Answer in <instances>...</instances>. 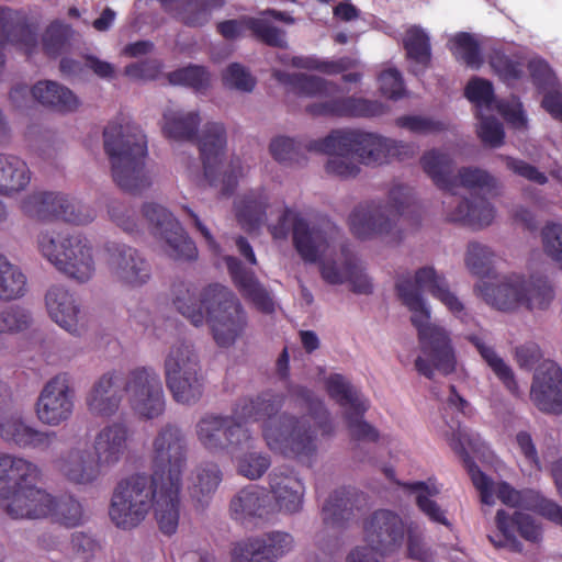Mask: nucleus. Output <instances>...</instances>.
Instances as JSON below:
<instances>
[{"label": "nucleus", "instance_id": "obj_1", "mask_svg": "<svg viewBox=\"0 0 562 562\" xmlns=\"http://www.w3.org/2000/svg\"><path fill=\"white\" fill-rule=\"evenodd\" d=\"M283 401V395L265 392L256 400L240 401L234 417L206 414L196 424L198 439L211 452L235 453L250 440L241 422L265 420L263 437L272 449L289 450L295 457H312L318 435L328 437L334 432L329 412L323 403L313 402L308 414L300 418L283 414L274 422L272 417Z\"/></svg>", "mask_w": 562, "mask_h": 562}, {"label": "nucleus", "instance_id": "obj_2", "mask_svg": "<svg viewBox=\"0 0 562 562\" xmlns=\"http://www.w3.org/2000/svg\"><path fill=\"white\" fill-rule=\"evenodd\" d=\"M184 460L155 459L150 474L136 473L119 481L109 505V517L115 527L134 529L154 508L161 532L173 535L180 519Z\"/></svg>", "mask_w": 562, "mask_h": 562}, {"label": "nucleus", "instance_id": "obj_3", "mask_svg": "<svg viewBox=\"0 0 562 562\" xmlns=\"http://www.w3.org/2000/svg\"><path fill=\"white\" fill-rule=\"evenodd\" d=\"M395 290L402 303L412 312L411 322L417 329L423 356L415 360L417 372L432 379L435 370L447 375L456 370V355L449 334L443 327L430 323V311L423 299V292H429L442 302L461 321L467 316L462 302L450 292L446 279L432 267H423L415 272L414 279L407 274L396 278Z\"/></svg>", "mask_w": 562, "mask_h": 562}, {"label": "nucleus", "instance_id": "obj_4", "mask_svg": "<svg viewBox=\"0 0 562 562\" xmlns=\"http://www.w3.org/2000/svg\"><path fill=\"white\" fill-rule=\"evenodd\" d=\"M308 151L329 156L325 170L328 175L349 179L356 178L360 167L350 155L366 166H380L392 160L403 161L415 154L413 144L384 137L360 128H337L319 139L308 140Z\"/></svg>", "mask_w": 562, "mask_h": 562}, {"label": "nucleus", "instance_id": "obj_5", "mask_svg": "<svg viewBox=\"0 0 562 562\" xmlns=\"http://www.w3.org/2000/svg\"><path fill=\"white\" fill-rule=\"evenodd\" d=\"M162 133L168 139L177 142L198 140L204 176L211 187H220L223 196H231L243 175L240 159L233 158L222 172V158L226 149V130L222 123L209 122L198 137L201 117L198 111L167 109L162 114Z\"/></svg>", "mask_w": 562, "mask_h": 562}, {"label": "nucleus", "instance_id": "obj_6", "mask_svg": "<svg viewBox=\"0 0 562 562\" xmlns=\"http://www.w3.org/2000/svg\"><path fill=\"white\" fill-rule=\"evenodd\" d=\"M171 292L177 311L195 327L206 321L220 347L232 346L243 335L247 315L229 288L218 283L209 284L196 296L188 284L178 282L173 283Z\"/></svg>", "mask_w": 562, "mask_h": 562}, {"label": "nucleus", "instance_id": "obj_7", "mask_svg": "<svg viewBox=\"0 0 562 562\" xmlns=\"http://www.w3.org/2000/svg\"><path fill=\"white\" fill-rule=\"evenodd\" d=\"M103 145L113 180L122 190L137 194L150 187L145 169L147 139L138 125L124 119L109 122L103 130Z\"/></svg>", "mask_w": 562, "mask_h": 562}, {"label": "nucleus", "instance_id": "obj_8", "mask_svg": "<svg viewBox=\"0 0 562 562\" xmlns=\"http://www.w3.org/2000/svg\"><path fill=\"white\" fill-rule=\"evenodd\" d=\"M41 472L27 459H0V505L13 519H44L54 495L36 485Z\"/></svg>", "mask_w": 562, "mask_h": 562}, {"label": "nucleus", "instance_id": "obj_9", "mask_svg": "<svg viewBox=\"0 0 562 562\" xmlns=\"http://www.w3.org/2000/svg\"><path fill=\"white\" fill-rule=\"evenodd\" d=\"M411 188L395 184L389 191L387 203L369 201L357 205L349 215L350 231L360 239L400 233L397 224L408 222L415 212Z\"/></svg>", "mask_w": 562, "mask_h": 562}, {"label": "nucleus", "instance_id": "obj_10", "mask_svg": "<svg viewBox=\"0 0 562 562\" xmlns=\"http://www.w3.org/2000/svg\"><path fill=\"white\" fill-rule=\"evenodd\" d=\"M41 254L54 267L78 282H87L94 274L92 246L80 234L68 231H46L37 237Z\"/></svg>", "mask_w": 562, "mask_h": 562}, {"label": "nucleus", "instance_id": "obj_11", "mask_svg": "<svg viewBox=\"0 0 562 562\" xmlns=\"http://www.w3.org/2000/svg\"><path fill=\"white\" fill-rule=\"evenodd\" d=\"M198 355L191 344L177 341L165 359L166 384L178 403L198 402L204 390Z\"/></svg>", "mask_w": 562, "mask_h": 562}, {"label": "nucleus", "instance_id": "obj_12", "mask_svg": "<svg viewBox=\"0 0 562 562\" xmlns=\"http://www.w3.org/2000/svg\"><path fill=\"white\" fill-rule=\"evenodd\" d=\"M291 221L293 245L297 254L305 262H318L329 248L328 233L319 227L310 226L305 218L291 209L284 207L278 223L268 227L271 236L274 239L286 238Z\"/></svg>", "mask_w": 562, "mask_h": 562}, {"label": "nucleus", "instance_id": "obj_13", "mask_svg": "<svg viewBox=\"0 0 562 562\" xmlns=\"http://www.w3.org/2000/svg\"><path fill=\"white\" fill-rule=\"evenodd\" d=\"M123 390L132 409L140 417L153 419L164 413L162 384L153 368H135L123 375Z\"/></svg>", "mask_w": 562, "mask_h": 562}, {"label": "nucleus", "instance_id": "obj_14", "mask_svg": "<svg viewBox=\"0 0 562 562\" xmlns=\"http://www.w3.org/2000/svg\"><path fill=\"white\" fill-rule=\"evenodd\" d=\"M143 215L153 234L166 243V254L175 260H193L198 256L194 241L188 236L179 221L164 206L146 203Z\"/></svg>", "mask_w": 562, "mask_h": 562}, {"label": "nucleus", "instance_id": "obj_15", "mask_svg": "<svg viewBox=\"0 0 562 562\" xmlns=\"http://www.w3.org/2000/svg\"><path fill=\"white\" fill-rule=\"evenodd\" d=\"M108 268L117 283L128 288H139L151 277L150 263L142 254L125 244L109 241L105 244Z\"/></svg>", "mask_w": 562, "mask_h": 562}, {"label": "nucleus", "instance_id": "obj_16", "mask_svg": "<svg viewBox=\"0 0 562 562\" xmlns=\"http://www.w3.org/2000/svg\"><path fill=\"white\" fill-rule=\"evenodd\" d=\"M37 418L45 425L58 426L68 420L74 411V391L67 373H59L46 382L36 405Z\"/></svg>", "mask_w": 562, "mask_h": 562}, {"label": "nucleus", "instance_id": "obj_17", "mask_svg": "<svg viewBox=\"0 0 562 562\" xmlns=\"http://www.w3.org/2000/svg\"><path fill=\"white\" fill-rule=\"evenodd\" d=\"M21 207L24 214L40 221L57 218L76 225H83L93 220L90 214L77 212L76 205L60 193H33L22 201Z\"/></svg>", "mask_w": 562, "mask_h": 562}, {"label": "nucleus", "instance_id": "obj_18", "mask_svg": "<svg viewBox=\"0 0 562 562\" xmlns=\"http://www.w3.org/2000/svg\"><path fill=\"white\" fill-rule=\"evenodd\" d=\"M530 398L539 411L562 414V369L552 360H544L536 369Z\"/></svg>", "mask_w": 562, "mask_h": 562}, {"label": "nucleus", "instance_id": "obj_19", "mask_svg": "<svg viewBox=\"0 0 562 562\" xmlns=\"http://www.w3.org/2000/svg\"><path fill=\"white\" fill-rule=\"evenodd\" d=\"M364 542L391 553L401 547L404 540L405 527L402 518L387 509L375 510L364 522Z\"/></svg>", "mask_w": 562, "mask_h": 562}, {"label": "nucleus", "instance_id": "obj_20", "mask_svg": "<svg viewBox=\"0 0 562 562\" xmlns=\"http://www.w3.org/2000/svg\"><path fill=\"white\" fill-rule=\"evenodd\" d=\"M305 111L312 116L376 117L384 113V105L362 97H340L313 102Z\"/></svg>", "mask_w": 562, "mask_h": 562}, {"label": "nucleus", "instance_id": "obj_21", "mask_svg": "<svg viewBox=\"0 0 562 562\" xmlns=\"http://www.w3.org/2000/svg\"><path fill=\"white\" fill-rule=\"evenodd\" d=\"M228 273L243 297L263 314H272L276 310L273 297L268 289L258 280L255 272L245 268L239 259L225 256Z\"/></svg>", "mask_w": 562, "mask_h": 562}, {"label": "nucleus", "instance_id": "obj_22", "mask_svg": "<svg viewBox=\"0 0 562 562\" xmlns=\"http://www.w3.org/2000/svg\"><path fill=\"white\" fill-rule=\"evenodd\" d=\"M495 520L498 533L488 536V539L496 548L520 552L521 543L515 537L516 529L528 541L538 542L541 539V530L529 515L516 513L509 517L505 510L499 509Z\"/></svg>", "mask_w": 562, "mask_h": 562}, {"label": "nucleus", "instance_id": "obj_23", "mask_svg": "<svg viewBox=\"0 0 562 562\" xmlns=\"http://www.w3.org/2000/svg\"><path fill=\"white\" fill-rule=\"evenodd\" d=\"M269 487L274 499L273 512L293 515L303 509L305 486L292 471L274 469L269 475Z\"/></svg>", "mask_w": 562, "mask_h": 562}, {"label": "nucleus", "instance_id": "obj_24", "mask_svg": "<svg viewBox=\"0 0 562 562\" xmlns=\"http://www.w3.org/2000/svg\"><path fill=\"white\" fill-rule=\"evenodd\" d=\"M223 480V472L213 461L199 462L188 476V494L196 510H205Z\"/></svg>", "mask_w": 562, "mask_h": 562}, {"label": "nucleus", "instance_id": "obj_25", "mask_svg": "<svg viewBox=\"0 0 562 562\" xmlns=\"http://www.w3.org/2000/svg\"><path fill=\"white\" fill-rule=\"evenodd\" d=\"M123 373L110 371L99 378L87 396L89 409L100 416H112L123 398Z\"/></svg>", "mask_w": 562, "mask_h": 562}, {"label": "nucleus", "instance_id": "obj_26", "mask_svg": "<svg viewBox=\"0 0 562 562\" xmlns=\"http://www.w3.org/2000/svg\"><path fill=\"white\" fill-rule=\"evenodd\" d=\"M9 43L30 56L37 46V35L23 11L0 8V46Z\"/></svg>", "mask_w": 562, "mask_h": 562}, {"label": "nucleus", "instance_id": "obj_27", "mask_svg": "<svg viewBox=\"0 0 562 562\" xmlns=\"http://www.w3.org/2000/svg\"><path fill=\"white\" fill-rule=\"evenodd\" d=\"M294 544L295 541L291 533L272 531L238 543L234 552L243 559H258V557L267 560L278 559L289 553Z\"/></svg>", "mask_w": 562, "mask_h": 562}, {"label": "nucleus", "instance_id": "obj_28", "mask_svg": "<svg viewBox=\"0 0 562 562\" xmlns=\"http://www.w3.org/2000/svg\"><path fill=\"white\" fill-rule=\"evenodd\" d=\"M496 495L507 506L538 512L541 516L562 527V507L535 491L519 492L507 483H501L497 486Z\"/></svg>", "mask_w": 562, "mask_h": 562}, {"label": "nucleus", "instance_id": "obj_29", "mask_svg": "<svg viewBox=\"0 0 562 562\" xmlns=\"http://www.w3.org/2000/svg\"><path fill=\"white\" fill-rule=\"evenodd\" d=\"M50 318L72 335L79 334L80 305L72 293L63 285H53L45 295Z\"/></svg>", "mask_w": 562, "mask_h": 562}, {"label": "nucleus", "instance_id": "obj_30", "mask_svg": "<svg viewBox=\"0 0 562 562\" xmlns=\"http://www.w3.org/2000/svg\"><path fill=\"white\" fill-rule=\"evenodd\" d=\"M0 437L21 448L46 449L57 436L55 431H42L24 423L20 417H7L0 420Z\"/></svg>", "mask_w": 562, "mask_h": 562}, {"label": "nucleus", "instance_id": "obj_31", "mask_svg": "<svg viewBox=\"0 0 562 562\" xmlns=\"http://www.w3.org/2000/svg\"><path fill=\"white\" fill-rule=\"evenodd\" d=\"M162 9L189 27H202L211 20L213 10L225 0H159Z\"/></svg>", "mask_w": 562, "mask_h": 562}, {"label": "nucleus", "instance_id": "obj_32", "mask_svg": "<svg viewBox=\"0 0 562 562\" xmlns=\"http://www.w3.org/2000/svg\"><path fill=\"white\" fill-rule=\"evenodd\" d=\"M113 459H56L55 468L70 483L89 485L108 474Z\"/></svg>", "mask_w": 562, "mask_h": 562}, {"label": "nucleus", "instance_id": "obj_33", "mask_svg": "<svg viewBox=\"0 0 562 562\" xmlns=\"http://www.w3.org/2000/svg\"><path fill=\"white\" fill-rule=\"evenodd\" d=\"M31 94L41 105L63 114L75 112L80 106L79 98L69 88L53 80L36 82Z\"/></svg>", "mask_w": 562, "mask_h": 562}, {"label": "nucleus", "instance_id": "obj_34", "mask_svg": "<svg viewBox=\"0 0 562 562\" xmlns=\"http://www.w3.org/2000/svg\"><path fill=\"white\" fill-rule=\"evenodd\" d=\"M30 180L31 172L24 160L14 155L0 154V193L9 195L22 191ZM5 217V206L0 201V223Z\"/></svg>", "mask_w": 562, "mask_h": 562}, {"label": "nucleus", "instance_id": "obj_35", "mask_svg": "<svg viewBox=\"0 0 562 562\" xmlns=\"http://www.w3.org/2000/svg\"><path fill=\"white\" fill-rule=\"evenodd\" d=\"M475 289L487 304L499 311H512L521 305L524 299V280L520 278L499 284L481 281Z\"/></svg>", "mask_w": 562, "mask_h": 562}, {"label": "nucleus", "instance_id": "obj_36", "mask_svg": "<svg viewBox=\"0 0 562 562\" xmlns=\"http://www.w3.org/2000/svg\"><path fill=\"white\" fill-rule=\"evenodd\" d=\"M495 217L493 205L483 196L473 195L472 200L458 201L452 211L447 212V220L453 223H462L474 229L488 226Z\"/></svg>", "mask_w": 562, "mask_h": 562}, {"label": "nucleus", "instance_id": "obj_37", "mask_svg": "<svg viewBox=\"0 0 562 562\" xmlns=\"http://www.w3.org/2000/svg\"><path fill=\"white\" fill-rule=\"evenodd\" d=\"M273 77L291 92L300 97H323L328 100L339 91V87L336 83L317 76L276 70Z\"/></svg>", "mask_w": 562, "mask_h": 562}, {"label": "nucleus", "instance_id": "obj_38", "mask_svg": "<svg viewBox=\"0 0 562 562\" xmlns=\"http://www.w3.org/2000/svg\"><path fill=\"white\" fill-rule=\"evenodd\" d=\"M236 218L247 232H254L267 222L269 198L263 189L251 190L235 203Z\"/></svg>", "mask_w": 562, "mask_h": 562}, {"label": "nucleus", "instance_id": "obj_39", "mask_svg": "<svg viewBox=\"0 0 562 562\" xmlns=\"http://www.w3.org/2000/svg\"><path fill=\"white\" fill-rule=\"evenodd\" d=\"M229 512L236 520L268 518L273 514V506L268 495L250 487L239 491L232 498Z\"/></svg>", "mask_w": 562, "mask_h": 562}, {"label": "nucleus", "instance_id": "obj_40", "mask_svg": "<svg viewBox=\"0 0 562 562\" xmlns=\"http://www.w3.org/2000/svg\"><path fill=\"white\" fill-rule=\"evenodd\" d=\"M420 165L424 172L439 189L451 191L454 188L457 179L452 175L453 160L447 153L430 149L422 156Z\"/></svg>", "mask_w": 562, "mask_h": 562}, {"label": "nucleus", "instance_id": "obj_41", "mask_svg": "<svg viewBox=\"0 0 562 562\" xmlns=\"http://www.w3.org/2000/svg\"><path fill=\"white\" fill-rule=\"evenodd\" d=\"M95 457H121L128 447V428L123 423H112L103 427L93 439Z\"/></svg>", "mask_w": 562, "mask_h": 562}, {"label": "nucleus", "instance_id": "obj_42", "mask_svg": "<svg viewBox=\"0 0 562 562\" xmlns=\"http://www.w3.org/2000/svg\"><path fill=\"white\" fill-rule=\"evenodd\" d=\"M404 487L411 493L415 494L416 504L418 508L432 521L449 525L446 517V512L438 505L437 502L429 497L439 494L440 486L434 479H428L426 482L416 481L412 483H405Z\"/></svg>", "mask_w": 562, "mask_h": 562}, {"label": "nucleus", "instance_id": "obj_43", "mask_svg": "<svg viewBox=\"0 0 562 562\" xmlns=\"http://www.w3.org/2000/svg\"><path fill=\"white\" fill-rule=\"evenodd\" d=\"M326 390L329 396L347 411H353L357 415L364 414L368 405L360 393L341 374H330L326 379Z\"/></svg>", "mask_w": 562, "mask_h": 562}, {"label": "nucleus", "instance_id": "obj_44", "mask_svg": "<svg viewBox=\"0 0 562 562\" xmlns=\"http://www.w3.org/2000/svg\"><path fill=\"white\" fill-rule=\"evenodd\" d=\"M469 341L476 348L480 356L484 359L487 366L492 369L498 380L504 386L514 395H519V386L515 379L512 368L501 358L495 349L485 342L476 335L468 337Z\"/></svg>", "mask_w": 562, "mask_h": 562}, {"label": "nucleus", "instance_id": "obj_45", "mask_svg": "<svg viewBox=\"0 0 562 562\" xmlns=\"http://www.w3.org/2000/svg\"><path fill=\"white\" fill-rule=\"evenodd\" d=\"M450 429L451 434H447V440L459 457H488V446L477 432L462 427L460 423L457 428L450 426Z\"/></svg>", "mask_w": 562, "mask_h": 562}, {"label": "nucleus", "instance_id": "obj_46", "mask_svg": "<svg viewBox=\"0 0 562 562\" xmlns=\"http://www.w3.org/2000/svg\"><path fill=\"white\" fill-rule=\"evenodd\" d=\"M26 292L25 274L4 255H0V301L18 300L23 297Z\"/></svg>", "mask_w": 562, "mask_h": 562}, {"label": "nucleus", "instance_id": "obj_47", "mask_svg": "<svg viewBox=\"0 0 562 562\" xmlns=\"http://www.w3.org/2000/svg\"><path fill=\"white\" fill-rule=\"evenodd\" d=\"M404 48L407 58L414 63L413 71L415 75L423 74L430 66V41L423 30L417 27L408 30L404 38Z\"/></svg>", "mask_w": 562, "mask_h": 562}, {"label": "nucleus", "instance_id": "obj_48", "mask_svg": "<svg viewBox=\"0 0 562 562\" xmlns=\"http://www.w3.org/2000/svg\"><path fill=\"white\" fill-rule=\"evenodd\" d=\"M352 516V504L345 491H335L322 508V519L326 528L340 529Z\"/></svg>", "mask_w": 562, "mask_h": 562}, {"label": "nucleus", "instance_id": "obj_49", "mask_svg": "<svg viewBox=\"0 0 562 562\" xmlns=\"http://www.w3.org/2000/svg\"><path fill=\"white\" fill-rule=\"evenodd\" d=\"M246 29L252 36L270 47L285 48L288 46L285 31L272 24L268 15H262V11L258 16L245 18Z\"/></svg>", "mask_w": 562, "mask_h": 562}, {"label": "nucleus", "instance_id": "obj_50", "mask_svg": "<svg viewBox=\"0 0 562 562\" xmlns=\"http://www.w3.org/2000/svg\"><path fill=\"white\" fill-rule=\"evenodd\" d=\"M153 448L155 457H184L186 436L179 427L168 424L158 431Z\"/></svg>", "mask_w": 562, "mask_h": 562}, {"label": "nucleus", "instance_id": "obj_51", "mask_svg": "<svg viewBox=\"0 0 562 562\" xmlns=\"http://www.w3.org/2000/svg\"><path fill=\"white\" fill-rule=\"evenodd\" d=\"M488 64L498 79L506 85L520 80L525 74L521 58L502 50H494L488 57Z\"/></svg>", "mask_w": 562, "mask_h": 562}, {"label": "nucleus", "instance_id": "obj_52", "mask_svg": "<svg viewBox=\"0 0 562 562\" xmlns=\"http://www.w3.org/2000/svg\"><path fill=\"white\" fill-rule=\"evenodd\" d=\"M554 296L553 289L547 277H531L528 282L524 281V299L521 305L528 310L547 308Z\"/></svg>", "mask_w": 562, "mask_h": 562}, {"label": "nucleus", "instance_id": "obj_53", "mask_svg": "<svg viewBox=\"0 0 562 562\" xmlns=\"http://www.w3.org/2000/svg\"><path fill=\"white\" fill-rule=\"evenodd\" d=\"M48 517L67 528H74L83 522L85 514L81 503L70 495L54 496V506Z\"/></svg>", "mask_w": 562, "mask_h": 562}, {"label": "nucleus", "instance_id": "obj_54", "mask_svg": "<svg viewBox=\"0 0 562 562\" xmlns=\"http://www.w3.org/2000/svg\"><path fill=\"white\" fill-rule=\"evenodd\" d=\"M307 144L308 142L302 144L293 138L279 136L271 140L269 148L272 157L277 161L292 165L301 164L304 159V151H308L306 149Z\"/></svg>", "mask_w": 562, "mask_h": 562}, {"label": "nucleus", "instance_id": "obj_55", "mask_svg": "<svg viewBox=\"0 0 562 562\" xmlns=\"http://www.w3.org/2000/svg\"><path fill=\"white\" fill-rule=\"evenodd\" d=\"M168 80L171 85H181L200 91L209 86L210 74L203 66L189 65L169 72Z\"/></svg>", "mask_w": 562, "mask_h": 562}, {"label": "nucleus", "instance_id": "obj_56", "mask_svg": "<svg viewBox=\"0 0 562 562\" xmlns=\"http://www.w3.org/2000/svg\"><path fill=\"white\" fill-rule=\"evenodd\" d=\"M70 27L63 22L53 21L45 30L42 43L46 55L56 57L60 55L69 40Z\"/></svg>", "mask_w": 562, "mask_h": 562}, {"label": "nucleus", "instance_id": "obj_57", "mask_svg": "<svg viewBox=\"0 0 562 562\" xmlns=\"http://www.w3.org/2000/svg\"><path fill=\"white\" fill-rule=\"evenodd\" d=\"M493 257L494 252L490 247L477 241H471L468 245L465 265L473 274L485 277L491 271Z\"/></svg>", "mask_w": 562, "mask_h": 562}, {"label": "nucleus", "instance_id": "obj_58", "mask_svg": "<svg viewBox=\"0 0 562 562\" xmlns=\"http://www.w3.org/2000/svg\"><path fill=\"white\" fill-rule=\"evenodd\" d=\"M456 55L470 68L479 69L483 57L479 42L469 33H460L454 37Z\"/></svg>", "mask_w": 562, "mask_h": 562}, {"label": "nucleus", "instance_id": "obj_59", "mask_svg": "<svg viewBox=\"0 0 562 562\" xmlns=\"http://www.w3.org/2000/svg\"><path fill=\"white\" fill-rule=\"evenodd\" d=\"M222 80L225 87L241 92H251L257 82L250 71L238 63L227 66L222 75Z\"/></svg>", "mask_w": 562, "mask_h": 562}, {"label": "nucleus", "instance_id": "obj_60", "mask_svg": "<svg viewBox=\"0 0 562 562\" xmlns=\"http://www.w3.org/2000/svg\"><path fill=\"white\" fill-rule=\"evenodd\" d=\"M533 86L543 93L558 87V79L550 65L541 58H533L527 65Z\"/></svg>", "mask_w": 562, "mask_h": 562}, {"label": "nucleus", "instance_id": "obj_61", "mask_svg": "<svg viewBox=\"0 0 562 562\" xmlns=\"http://www.w3.org/2000/svg\"><path fill=\"white\" fill-rule=\"evenodd\" d=\"M31 314L23 307L13 305L0 311V333L22 331L31 325Z\"/></svg>", "mask_w": 562, "mask_h": 562}, {"label": "nucleus", "instance_id": "obj_62", "mask_svg": "<svg viewBox=\"0 0 562 562\" xmlns=\"http://www.w3.org/2000/svg\"><path fill=\"white\" fill-rule=\"evenodd\" d=\"M541 240L544 252L562 265V224L547 223L541 229Z\"/></svg>", "mask_w": 562, "mask_h": 562}, {"label": "nucleus", "instance_id": "obj_63", "mask_svg": "<svg viewBox=\"0 0 562 562\" xmlns=\"http://www.w3.org/2000/svg\"><path fill=\"white\" fill-rule=\"evenodd\" d=\"M464 94L476 108H490L495 98L492 82L479 77L472 78L468 82Z\"/></svg>", "mask_w": 562, "mask_h": 562}, {"label": "nucleus", "instance_id": "obj_64", "mask_svg": "<svg viewBox=\"0 0 562 562\" xmlns=\"http://www.w3.org/2000/svg\"><path fill=\"white\" fill-rule=\"evenodd\" d=\"M477 136L484 145L499 147L505 138L503 124L494 116H482L477 126Z\"/></svg>", "mask_w": 562, "mask_h": 562}]
</instances>
